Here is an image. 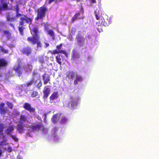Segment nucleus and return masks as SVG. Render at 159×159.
<instances>
[{
	"mask_svg": "<svg viewBox=\"0 0 159 159\" xmlns=\"http://www.w3.org/2000/svg\"><path fill=\"white\" fill-rule=\"evenodd\" d=\"M15 11L16 13H18L19 12V8L18 6V5H17L15 8Z\"/></svg>",
	"mask_w": 159,
	"mask_h": 159,
	"instance_id": "43",
	"label": "nucleus"
},
{
	"mask_svg": "<svg viewBox=\"0 0 159 159\" xmlns=\"http://www.w3.org/2000/svg\"><path fill=\"white\" fill-rule=\"evenodd\" d=\"M46 74H44L43 75V80L44 81V84H46L48 83L50 84V82L49 76H48L47 77H46Z\"/></svg>",
	"mask_w": 159,
	"mask_h": 159,
	"instance_id": "27",
	"label": "nucleus"
},
{
	"mask_svg": "<svg viewBox=\"0 0 159 159\" xmlns=\"http://www.w3.org/2000/svg\"><path fill=\"white\" fill-rule=\"evenodd\" d=\"M68 120V119L64 116H63L61 118V119L60 121V123L61 124H64Z\"/></svg>",
	"mask_w": 159,
	"mask_h": 159,
	"instance_id": "35",
	"label": "nucleus"
},
{
	"mask_svg": "<svg viewBox=\"0 0 159 159\" xmlns=\"http://www.w3.org/2000/svg\"><path fill=\"white\" fill-rule=\"evenodd\" d=\"M59 94L58 91H54L53 92L49 97L50 101H53L58 98Z\"/></svg>",
	"mask_w": 159,
	"mask_h": 159,
	"instance_id": "20",
	"label": "nucleus"
},
{
	"mask_svg": "<svg viewBox=\"0 0 159 159\" xmlns=\"http://www.w3.org/2000/svg\"><path fill=\"white\" fill-rule=\"evenodd\" d=\"M5 128V125L4 124L1 123L0 124V137H2L3 139L5 138V135H4L3 131Z\"/></svg>",
	"mask_w": 159,
	"mask_h": 159,
	"instance_id": "23",
	"label": "nucleus"
},
{
	"mask_svg": "<svg viewBox=\"0 0 159 159\" xmlns=\"http://www.w3.org/2000/svg\"><path fill=\"white\" fill-rule=\"evenodd\" d=\"M15 126L14 125H9L6 130V132L7 135L9 136L11 135V133L14 130Z\"/></svg>",
	"mask_w": 159,
	"mask_h": 159,
	"instance_id": "19",
	"label": "nucleus"
},
{
	"mask_svg": "<svg viewBox=\"0 0 159 159\" xmlns=\"http://www.w3.org/2000/svg\"><path fill=\"white\" fill-rule=\"evenodd\" d=\"M24 70L26 72L31 71L32 69V66L29 64L25 65L24 67Z\"/></svg>",
	"mask_w": 159,
	"mask_h": 159,
	"instance_id": "26",
	"label": "nucleus"
},
{
	"mask_svg": "<svg viewBox=\"0 0 159 159\" xmlns=\"http://www.w3.org/2000/svg\"><path fill=\"white\" fill-rule=\"evenodd\" d=\"M15 141L17 142L18 141V139L16 138V136L15 135H11L10 136Z\"/></svg>",
	"mask_w": 159,
	"mask_h": 159,
	"instance_id": "40",
	"label": "nucleus"
},
{
	"mask_svg": "<svg viewBox=\"0 0 159 159\" xmlns=\"http://www.w3.org/2000/svg\"><path fill=\"white\" fill-rule=\"evenodd\" d=\"M7 140L6 139H4V140L0 142V144L1 145H6L7 144H8L7 143H6Z\"/></svg>",
	"mask_w": 159,
	"mask_h": 159,
	"instance_id": "41",
	"label": "nucleus"
},
{
	"mask_svg": "<svg viewBox=\"0 0 159 159\" xmlns=\"http://www.w3.org/2000/svg\"><path fill=\"white\" fill-rule=\"evenodd\" d=\"M7 20L10 22H12L15 21L16 20V17H11L10 15L8 16L7 17Z\"/></svg>",
	"mask_w": 159,
	"mask_h": 159,
	"instance_id": "34",
	"label": "nucleus"
},
{
	"mask_svg": "<svg viewBox=\"0 0 159 159\" xmlns=\"http://www.w3.org/2000/svg\"><path fill=\"white\" fill-rule=\"evenodd\" d=\"M8 107L10 109H12L13 108V104L9 102H7L6 103Z\"/></svg>",
	"mask_w": 159,
	"mask_h": 159,
	"instance_id": "39",
	"label": "nucleus"
},
{
	"mask_svg": "<svg viewBox=\"0 0 159 159\" xmlns=\"http://www.w3.org/2000/svg\"><path fill=\"white\" fill-rule=\"evenodd\" d=\"M8 65V62L5 58H0V69L2 68L6 67Z\"/></svg>",
	"mask_w": 159,
	"mask_h": 159,
	"instance_id": "16",
	"label": "nucleus"
},
{
	"mask_svg": "<svg viewBox=\"0 0 159 159\" xmlns=\"http://www.w3.org/2000/svg\"><path fill=\"white\" fill-rule=\"evenodd\" d=\"M1 120L0 119V122H1Z\"/></svg>",
	"mask_w": 159,
	"mask_h": 159,
	"instance_id": "58",
	"label": "nucleus"
},
{
	"mask_svg": "<svg viewBox=\"0 0 159 159\" xmlns=\"http://www.w3.org/2000/svg\"><path fill=\"white\" fill-rule=\"evenodd\" d=\"M1 3H0V14L2 11L5 10L8 8V3L7 2H4V0H0Z\"/></svg>",
	"mask_w": 159,
	"mask_h": 159,
	"instance_id": "14",
	"label": "nucleus"
},
{
	"mask_svg": "<svg viewBox=\"0 0 159 159\" xmlns=\"http://www.w3.org/2000/svg\"><path fill=\"white\" fill-rule=\"evenodd\" d=\"M7 46L10 48H12L14 47V45L12 44H9Z\"/></svg>",
	"mask_w": 159,
	"mask_h": 159,
	"instance_id": "48",
	"label": "nucleus"
},
{
	"mask_svg": "<svg viewBox=\"0 0 159 159\" xmlns=\"http://www.w3.org/2000/svg\"><path fill=\"white\" fill-rule=\"evenodd\" d=\"M5 104L3 103H1L0 104V113L1 114L4 115L8 111V110L7 107H4Z\"/></svg>",
	"mask_w": 159,
	"mask_h": 159,
	"instance_id": "15",
	"label": "nucleus"
},
{
	"mask_svg": "<svg viewBox=\"0 0 159 159\" xmlns=\"http://www.w3.org/2000/svg\"><path fill=\"white\" fill-rule=\"evenodd\" d=\"M61 57H62V56L61 55L59 54L56 57V59L57 62L61 66V65L62 61Z\"/></svg>",
	"mask_w": 159,
	"mask_h": 159,
	"instance_id": "29",
	"label": "nucleus"
},
{
	"mask_svg": "<svg viewBox=\"0 0 159 159\" xmlns=\"http://www.w3.org/2000/svg\"><path fill=\"white\" fill-rule=\"evenodd\" d=\"M4 24V22H2V23H1V24Z\"/></svg>",
	"mask_w": 159,
	"mask_h": 159,
	"instance_id": "54",
	"label": "nucleus"
},
{
	"mask_svg": "<svg viewBox=\"0 0 159 159\" xmlns=\"http://www.w3.org/2000/svg\"><path fill=\"white\" fill-rule=\"evenodd\" d=\"M2 76V75L1 74H0V77H1Z\"/></svg>",
	"mask_w": 159,
	"mask_h": 159,
	"instance_id": "55",
	"label": "nucleus"
},
{
	"mask_svg": "<svg viewBox=\"0 0 159 159\" xmlns=\"http://www.w3.org/2000/svg\"><path fill=\"white\" fill-rule=\"evenodd\" d=\"M51 90L50 88L45 87L43 90V99L46 100L48 97L50 92Z\"/></svg>",
	"mask_w": 159,
	"mask_h": 159,
	"instance_id": "11",
	"label": "nucleus"
},
{
	"mask_svg": "<svg viewBox=\"0 0 159 159\" xmlns=\"http://www.w3.org/2000/svg\"><path fill=\"white\" fill-rule=\"evenodd\" d=\"M23 108L30 113L34 112L35 109L34 108L32 107L31 105L28 102H25L23 105Z\"/></svg>",
	"mask_w": 159,
	"mask_h": 159,
	"instance_id": "13",
	"label": "nucleus"
},
{
	"mask_svg": "<svg viewBox=\"0 0 159 159\" xmlns=\"http://www.w3.org/2000/svg\"><path fill=\"white\" fill-rule=\"evenodd\" d=\"M3 36L5 35L8 39H9L12 38L11 34L10 31L8 30H6L3 31Z\"/></svg>",
	"mask_w": 159,
	"mask_h": 159,
	"instance_id": "22",
	"label": "nucleus"
},
{
	"mask_svg": "<svg viewBox=\"0 0 159 159\" xmlns=\"http://www.w3.org/2000/svg\"><path fill=\"white\" fill-rule=\"evenodd\" d=\"M13 69L15 71V73L18 76L20 77L22 75V69L21 65H17V66H14L13 68Z\"/></svg>",
	"mask_w": 159,
	"mask_h": 159,
	"instance_id": "10",
	"label": "nucleus"
},
{
	"mask_svg": "<svg viewBox=\"0 0 159 159\" xmlns=\"http://www.w3.org/2000/svg\"><path fill=\"white\" fill-rule=\"evenodd\" d=\"M38 78H40V77L39 76H38Z\"/></svg>",
	"mask_w": 159,
	"mask_h": 159,
	"instance_id": "56",
	"label": "nucleus"
},
{
	"mask_svg": "<svg viewBox=\"0 0 159 159\" xmlns=\"http://www.w3.org/2000/svg\"><path fill=\"white\" fill-rule=\"evenodd\" d=\"M80 12L75 13L72 18L71 22L73 23L76 20L80 19L81 17H80Z\"/></svg>",
	"mask_w": 159,
	"mask_h": 159,
	"instance_id": "28",
	"label": "nucleus"
},
{
	"mask_svg": "<svg viewBox=\"0 0 159 159\" xmlns=\"http://www.w3.org/2000/svg\"><path fill=\"white\" fill-rule=\"evenodd\" d=\"M77 75L78 74L76 72H75L73 71H69L67 73L66 76L69 79L73 80Z\"/></svg>",
	"mask_w": 159,
	"mask_h": 159,
	"instance_id": "18",
	"label": "nucleus"
},
{
	"mask_svg": "<svg viewBox=\"0 0 159 159\" xmlns=\"http://www.w3.org/2000/svg\"><path fill=\"white\" fill-rule=\"evenodd\" d=\"M39 38H35L29 37L27 38V40L33 45L37 44V47L38 48L39 47L42 48V43L39 41Z\"/></svg>",
	"mask_w": 159,
	"mask_h": 159,
	"instance_id": "6",
	"label": "nucleus"
},
{
	"mask_svg": "<svg viewBox=\"0 0 159 159\" xmlns=\"http://www.w3.org/2000/svg\"><path fill=\"white\" fill-rule=\"evenodd\" d=\"M95 16L97 20H99L101 16V11H95L94 12Z\"/></svg>",
	"mask_w": 159,
	"mask_h": 159,
	"instance_id": "33",
	"label": "nucleus"
},
{
	"mask_svg": "<svg viewBox=\"0 0 159 159\" xmlns=\"http://www.w3.org/2000/svg\"><path fill=\"white\" fill-rule=\"evenodd\" d=\"M54 1V0H49V1H48L49 4H50L51 3H52V2H53Z\"/></svg>",
	"mask_w": 159,
	"mask_h": 159,
	"instance_id": "52",
	"label": "nucleus"
},
{
	"mask_svg": "<svg viewBox=\"0 0 159 159\" xmlns=\"http://www.w3.org/2000/svg\"><path fill=\"white\" fill-rule=\"evenodd\" d=\"M38 95V93L36 91H32L31 93V96L32 98H35Z\"/></svg>",
	"mask_w": 159,
	"mask_h": 159,
	"instance_id": "37",
	"label": "nucleus"
},
{
	"mask_svg": "<svg viewBox=\"0 0 159 159\" xmlns=\"http://www.w3.org/2000/svg\"><path fill=\"white\" fill-rule=\"evenodd\" d=\"M96 24L98 26V27H97V29L100 33L102 31L101 25L106 26L107 25V23L105 22L104 19H101L98 22H97Z\"/></svg>",
	"mask_w": 159,
	"mask_h": 159,
	"instance_id": "9",
	"label": "nucleus"
},
{
	"mask_svg": "<svg viewBox=\"0 0 159 159\" xmlns=\"http://www.w3.org/2000/svg\"><path fill=\"white\" fill-rule=\"evenodd\" d=\"M16 13V18L19 17H21L22 16V15L21 14L19 13V12Z\"/></svg>",
	"mask_w": 159,
	"mask_h": 159,
	"instance_id": "44",
	"label": "nucleus"
},
{
	"mask_svg": "<svg viewBox=\"0 0 159 159\" xmlns=\"http://www.w3.org/2000/svg\"><path fill=\"white\" fill-rule=\"evenodd\" d=\"M75 40L78 47L80 48L84 45L85 38L82 36L81 31H79L76 35Z\"/></svg>",
	"mask_w": 159,
	"mask_h": 159,
	"instance_id": "3",
	"label": "nucleus"
},
{
	"mask_svg": "<svg viewBox=\"0 0 159 159\" xmlns=\"http://www.w3.org/2000/svg\"><path fill=\"white\" fill-rule=\"evenodd\" d=\"M9 25L11 26V27L14 28L15 27V24H13V23H10L9 24Z\"/></svg>",
	"mask_w": 159,
	"mask_h": 159,
	"instance_id": "50",
	"label": "nucleus"
},
{
	"mask_svg": "<svg viewBox=\"0 0 159 159\" xmlns=\"http://www.w3.org/2000/svg\"><path fill=\"white\" fill-rule=\"evenodd\" d=\"M73 52L72 59L74 61H75L76 59L80 57V55L78 52L75 51L74 50H73Z\"/></svg>",
	"mask_w": 159,
	"mask_h": 159,
	"instance_id": "25",
	"label": "nucleus"
},
{
	"mask_svg": "<svg viewBox=\"0 0 159 159\" xmlns=\"http://www.w3.org/2000/svg\"><path fill=\"white\" fill-rule=\"evenodd\" d=\"M0 51L2 52L3 54H7L8 53V51L5 49L2 46H0Z\"/></svg>",
	"mask_w": 159,
	"mask_h": 159,
	"instance_id": "36",
	"label": "nucleus"
},
{
	"mask_svg": "<svg viewBox=\"0 0 159 159\" xmlns=\"http://www.w3.org/2000/svg\"><path fill=\"white\" fill-rule=\"evenodd\" d=\"M47 11L48 9L46 7L44 6L40 7L37 10V16L35 18V20L36 21L39 20H43Z\"/></svg>",
	"mask_w": 159,
	"mask_h": 159,
	"instance_id": "2",
	"label": "nucleus"
},
{
	"mask_svg": "<svg viewBox=\"0 0 159 159\" xmlns=\"http://www.w3.org/2000/svg\"><path fill=\"white\" fill-rule=\"evenodd\" d=\"M62 43H60L59 45H57L56 46L57 49L54 50H52L49 51L51 54L55 55L59 53H62L65 55L66 57L67 56V53L66 52L63 50H61V49L62 46Z\"/></svg>",
	"mask_w": 159,
	"mask_h": 159,
	"instance_id": "4",
	"label": "nucleus"
},
{
	"mask_svg": "<svg viewBox=\"0 0 159 159\" xmlns=\"http://www.w3.org/2000/svg\"><path fill=\"white\" fill-rule=\"evenodd\" d=\"M16 129L19 133L20 134L23 133L24 131V126L23 125V124H20L17 125L16 127Z\"/></svg>",
	"mask_w": 159,
	"mask_h": 159,
	"instance_id": "21",
	"label": "nucleus"
},
{
	"mask_svg": "<svg viewBox=\"0 0 159 159\" xmlns=\"http://www.w3.org/2000/svg\"><path fill=\"white\" fill-rule=\"evenodd\" d=\"M58 130V128L57 127H55L53 128L52 130V133L54 134V137L57 136V135L55 134L56 132H57Z\"/></svg>",
	"mask_w": 159,
	"mask_h": 159,
	"instance_id": "38",
	"label": "nucleus"
},
{
	"mask_svg": "<svg viewBox=\"0 0 159 159\" xmlns=\"http://www.w3.org/2000/svg\"><path fill=\"white\" fill-rule=\"evenodd\" d=\"M38 74L37 72H33L32 73V76H34L35 75H36Z\"/></svg>",
	"mask_w": 159,
	"mask_h": 159,
	"instance_id": "49",
	"label": "nucleus"
},
{
	"mask_svg": "<svg viewBox=\"0 0 159 159\" xmlns=\"http://www.w3.org/2000/svg\"><path fill=\"white\" fill-rule=\"evenodd\" d=\"M44 44H45V45L44 46V48H46L48 47L49 46V44L48 43L44 42Z\"/></svg>",
	"mask_w": 159,
	"mask_h": 159,
	"instance_id": "47",
	"label": "nucleus"
},
{
	"mask_svg": "<svg viewBox=\"0 0 159 159\" xmlns=\"http://www.w3.org/2000/svg\"><path fill=\"white\" fill-rule=\"evenodd\" d=\"M32 48L30 47L27 46L22 48L20 50V52L23 54L25 55L28 56L30 55L32 53Z\"/></svg>",
	"mask_w": 159,
	"mask_h": 159,
	"instance_id": "8",
	"label": "nucleus"
},
{
	"mask_svg": "<svg viewBox=\"0 0 159 159\" xmlns=\"http://www.w3.org/2000/svg\"><path fill=\"white\" fill-rule=\"evenodd\" d=\"M58 114H56L54 115L52 118L51 120L53 123L54 124L56 123L57 122L58 120L57 118Z\"/></svg>",
	"mask_w": 159,
	"mask_h": 159,
	"instance_id": "31",
	"label": "nucleus"
},
{
	"mask_svg": "<svg viewBox=\"0 0 159 159\" xmlns=\"http://www.w3.org/2000/svg\"><path fill=\"white\" fill-rule=\"evenodd\" d=\"M48 35L52 37V38L53 40H55V34L54 31L52 30L51 29L49 30L48 31Z\"/></svg>",
	"mask_w": 159,
	"mask_h": 159,
	"instance_id": "32",
	"label": "nucleus"
},
{
	"mask_svg": "<svg viewBox=\"0 0 159 159\" xmlns=\"http://www.w3.org/2000/svg\"><path fill=\"white\" fill-rule=\"evenodd\" d=\"M17 62L18 63L17 65H21V64L22 63V61L20 58H18L17 59Z\"/></svg>",
	"mask_w": 159,
	"mask_h": 159,
	"instance_id": "42",
	"label": "nucleus"
},
{
	"mask_svg": "<svg viewBox=\"0 0 159 159\" xmlns=\"http://www.w3.org/2000/svg\"><path fill=\"white\" fill-rule=\"evenodd\" d=\"M70 101L69 102L68 105L70 106L71 109H74L78 103L79 100L77 98H74L72 97H70Z\"/></svg>",
	"mask_w": 159,
	"mask_h": 159,
	"instance_id": "7",
	"label": "nucleus"
},
{
	"mask_svg": "<svg viewBox=\"0 0 159 159\" xmlns=\"http://www.w3.org/2000/svg\"><path fill=\"white\" fill-rule=\"evenodd\" d=\"M33 33V36L32 37L35 38H39V27L37 25H35L32 30Z\"/></svg>",
	"mask_w": 159,
	"mask_h": 159,
	"instance_id": "12",
	"label": "nucleus"
},
{
	"mask_svg": "<svg viewBox=\"0 0 159 159\" xmlns=\"http://www.w3.org/2000/svg\"><path fill=\"white\" fill-rule=\"evenodd\" d=\"M90 1L92 3H96V0H90Z\"/></svg>",
	"mask_w": 159,
	"mask_h": 159,
	"instance_id": "51",
	"label": "nucleus"
},
{
	"mask_svg": "<svg viewBox=\"0 0 159 159\" xmlns=\"http://www.w3.org/2000/svg\"><path fill=\"white\" fill-rule=\"evenodd\" d=\"M26 120V116L25 115H21L20 116V120L19 121L20 124H23V122H25Z\"/></svg>",
	"mask_w": 159,
	"mask_h": 159,
	"instance_id": "30",
	"label": "nucleus"
},
{
	"mask_svg": "<svg viewBox=\"0 0 159 159\" xmlns=\"http://www.w3.org/2000/svg\"><path fill=\"white\" fill-rule=\"evenodd\" d=\"M81 9L83 10V8L81 7Z\"/></svg>",
	"mask_w": 159,
	"mask_h": 159,
	"instance_id": "57",
	"label": "nucleus"
},
{
	"mask_svg": "<svg viewBox=\"0 0 159 159\" xmlns=\"http://www.w3.org/2000/svg\"><path fill=\"white\" fill-rule=\"evenodd\" d=\"M37 82V80L34 77L32 78L29 81L26 83V86L27 87L31 86L32 84H35Z\"/></svg>",
	"mask_w": 159,
	"mask_h": 159,
	"instance_id": "24",
	"label": "nucleus"
},
{
	"mask_svg": "<svg viewBox=\"0 0 159 159\" xmlns=\"http://www.w3.org/2000/svg\"><path fill=\"white\" fill-rule=\"evenodd\" d=\"M47 114L46 113H45L43 115V116L44 117V121L45 122L46 120Z\"/></svg>",
	"mask_w": 159,
	"mask_h": 159,
	"instance_id": "45",
	"label": "nucleus"
},
{
	"mask_svg": "<svg viewBox=\"0 0 159 159\" xmlns=\"http://www.w3.org/2000/svg\"><path fill=\"white\" fill-rule=\"evenodd\" d=\"M83 80V78L82 77L79 75H76L75 79L74 82V84L76 85L78 84L79 83L82 82Z\"/></svg>",
	"mask_w": 159,
	"mask_h": 159,
	"instance_id": "17",
	"label": "nucleus"
},
{
	"mask_svg": "<svg viewBox=\"0 0 159 159\" xmlns=\"http://www.w3.org/2000/svg\"><path fill=\"white\" fill-rule=\"evenodd\" d=\"M29 128L33 132H38L41 129H43V130L44 129V125L42 123L38 124L34 123V124L31 125L29 126Z\"/></svg>",
	"mask_w": 159,
	"mask_h": 159,
	"instance_id": "5",
	"label": "nucleus"
},
{
	"mask_svg": "<svg viewBox=\"0 0 159 159\" xmlns=\"http://www.w3.org/2000/svg\"><path fill=\"white\" fill-rule=\"evenodd\" d=\"M2 151L0 149V157L1 156V155H2Z\"/></svg>",
	"mask_w": 159,
	"mask_h": 159,
	"instance_id": "53",
	"label": "nucleus"
},
{
	"mask_svg": "<svg viewBox=\"0 0 159 159\" xmlns=\"http://www.w3.org/2000/svg\"><path fill=\"white\" fill-rule=\"evenodd\" d=\"M7 151L8 152H11L12 151L11 148L10 147H9L7 149Z\"/></svg>",
	"mask_w": 159,
	"mask_h": 159,
	"instance_id": "46",
	"label": "nucleus"
},
{
	"mask_svg": "<svg viewBox=\"0 0 159 159\" xmlns=\"http://www.w3.org/2000/svg\"><path fill=\"white\" fill-rule=\"evenodd\" d=\"M1 30L0 29V31H1Z\"/></svg>",
	"mask_w": 159,
	"mask_h": 159,
	"instance_id": "59",
	"label": "nucleus"
},
{
	"mask_svg": "<svg viewBox=\"0 0 159 159\" xmlns=\"http://www.w3.org/2000/svg\"><path fill=\"white\" fill-rule=\"evenodd\" d=\"M20 19V20L19 21L20 26L18 27V30L20 34L23 35L24 34L23 30L25 29L23 26L25 24L24 21H25L27 24H30L32 22V19L30 18L27 17L26 15H24V17H21Z\"/></svg>",
	"mask_w": 159,
	"mask_h": 159,
	"instance_id": "1",
	"label": "nucleus"
}]
</instances>
